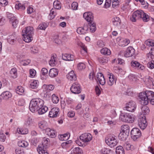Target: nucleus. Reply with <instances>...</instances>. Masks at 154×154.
<instances>
[{
	"label": "nucleus",
	"mask_w": 154,
	"mask_h": 154,
	"mask_svg": "<svg viewBox=\"0 0 154 154\" xmlns=\"http://www.w3.org/2000/svg\"><path fill=\"white\" fill-rule=\"evenodd\" d=\"M48 26V25L47 23H43L40 24L38 27L40 29L45 30Z\"/></svg>",
	"instance_id": "55"
},
{
	"label": "nucleus",
	"mask_w": 154,
	"mask_h": 154,
	"mask_svg": "<svg viewBox=\"0 0 154 154\" xmlns=\"http://www.w3.org/2000/svg\"><path fill=\"white\" fill-rule=\"evenodd\" d=\"M30 60L27 59V60H24L20 61V64L21 65L25 66L28 65L30 62Z\"/></svg>",
	"instance_id": "52"
},
{
	"label": "nucleus",
	"mask_w": 154,
	"mask_h": 154,
	"mask_svg": "<svg viewBox=\"0 0 154 154\" xmlns=\"http://www.w3.org/2000/svg\"><path fill=\"white\" fill-rule=\"evenodd\" d=\"M130 41L129 39L122 38L120 39L119 44L120 46L124 47L127 45L129 43Z\"/></svg>",
	"instance_id": "25"
},
{
	"label": "nucleus",
	"mask_w": 154,
	"mask_h": 154,
	"mask_svg": "<svg viewBox=\"0 0 154 154\" xmlns=\"http://www.w3.org/2000/svg\"><path fill=\"white\" fill-rule=\"evenodd\" d=\"M116 154H125V151L123 147L121 146L116 147Z\"/></svg>",
	"instance_id": "40"
},
{
	"label": "nucleus",
	"mask_w": 154,
	"mask_h": 154,
	"mask_svg": "<svg viewBox=\"0 0 154 154\" xmlns=\"http://www.w3.org/2000/svg\"><path fill=\"white\" fill-rule=\"evenodd\" d=\"M134 116L131 113H121L119 119L122 121L127 123H132L134 120Z\"/></svg>",
	"instance_id": "3"
},
{
	"label": "nucleus",
	"mask_w": 154,
	"mask_h": 154,
	"mask_svg": "<svg viewBox=\"0 0 154 154\" xmlns=\"http://www.w3.org/2000/svg\"><path fill=\"white\" fill-rule=\"evenodd\" d=\"M24 91L23 88L21 86H18L16 89V92L17 93L19 94H22Z\"/></svg>",
	"instance_id": "56"
},
{
	"label": "nucleus",
	"mask_w": 154,
	"mask_h": 154,
	"mask_svg": "<svg viewBox=\"0 0 154 154\" xmlns=\"http://www.w3.org/2000/svg\"><path fill=\"white\" fill-rule=\"evenodd\" d=\"M53 6L54 8L56 9H60L61 8V5L60 2L58 0L54 1Z\"/></svg>",
	"instance_id": "42"
},
{
	"label": "nucleus",
	"mask_w": 154,
	"mask_h": 154,
	"mask_svg": "<svg viewBox=\"0 0 154 154\" xmlns=\"http://www.w3.org/2000/svg\"><path fill=\"white\" fill-rule=\"evenodd\" d=\"M138 125L142 129H144L147 125L146 117L144 116L140 117L138 119Z\"/></svg>",
	"instance_id": "8"
},
{
	"label": "nucleus",
	"mask_w": 154,
	"mask_h": 154,
	"mask_svg": "<svg viewBox=\"0 0 154 154\" xmlns=\"http://www.w3.org/2000/svg\"><path fill=\"white\" fill-rule=\"evenodd\" d=\"M131 64L133 68L140 70H143L145 68L144 66L143 65L136 61H132L131 62Z\"/></svg>",
	"instance_id": "13"
},
{
	"label": "nucleus",
	"mask_w": 154,
	"mask_h": 154,
	"mask_svg": "<svg viewBox=\"0 0 154 154\" xmlns=\"http://www.w3.org/2000/svg\"><path fill=\"white\" fill-rule=\"evenodd\" d=\"M101 53L104 55H109L111 54L110 50L106 48H104L100 50Z\"/></svg>",
	"instance_id": "38"
},
{
	"label": "nucleus",
	"mask_w": 154,
	"mask_h": 154,
	"mask_svg": "<svg viewBox=\"0 0 154 154\" xmlns=\"http://www.w3.org/2000/svg\"><path fill=\"white\" fill-rule=\"evenodd\" d=\"M45 133L51 138H54L56 136L54 131L49 128L46 129Z\"/></svg>",
	"instance_id": "21"
},
{
	"label": "nucleus",
	"mask_w": 154,
	"mask_h": 154,
	"mask_svg": "<svg viewBox=\"0 0 154 154\" xmlns=\"http://www.w3.org/2000/svg\"><path fill=\"white\" fill-rule=\"evenodd\" d=\"M88 25L87 24H84L83 27H79L77 29V32L79 34H85L88 32Z\"/></svg>",
	"instance_id": "12"
},
{
	"label": "nucleus",
	"mask_w": 154,
	"mask_h": 154,
	"mask_svg": "<svg viewBox=\"0 0 154 154\" xmlns=\"http://www.w3.org/2000/svg\"><path fill=\"white\" fill-rule=\"evenodd\" d=\"M121 132H125L126 133H129L130 129L129 126L127 125H123L121 127Z\"/></svg>",
	"instance_id": "36"
},
{
	"label": "nucleus",
	"mask_w": 154,
	"mask_h": 154,
	"mask_svg": "<svg viewBox=\"0 0 154 154\" xmlns=\"http://www.w3.org/2000/svg\"><path fill=\"white\" fill-rule=\"evenodd\" d=\"M92 137L91 134L85 133L82 134L80 136V139L82 142L86 143L90 141L92 139Z\"/></svg>",
	"instance_id": "9"
},
{
	"label": "nucleus",
	"mask_w": 154,
	"mask_h": 154,
	"mask_svg": "<svg viewBox=\"0 0 154 154\" xmlns=\"http://www.w3.org/2000/svg\"><path fill=\"white\" fill-rule=\"evenodd\" d=\"M139 97L140 103L142 105H147L149 102L154 105V92L152 91H146L145 92H141Z\"/></svg>",
	"instance_id": "1"
},
{
	"label": "nucleus",
	"mask_w": 154,
	"mask_h": 154,
	"mask_svg": "<svg viewBox=\"0 0 154 154\" xmlns=\"http://www.w3.org/2000/svg\"><path fill=\"white\" fill-rule=\"evenodd\" d=\"M72 92L75 94H79L81 93V88L79 84L77 82L73 83L70 88Z\"/></svg>",
	"instance_id": "6"
},
{
	"label": "nucleus",
	"mask_w": 154,
	"mask_h": 154,
	"mask_svg": "<svg viewBox=\"0 0 154 154\" xmlns=\"http://www.w3.org/2000/svg\"><path fill=\"white\" fill-rule=\"evenodd\" d=\"M10 22L12 24V26L14 27H17V25L18 23V20L15 17L14 19L12 20H10Z\"/></svg>",
	"instance_id": "53"
},
{
	"label": "nucleus",
	"mask_w": 154,
	"mask_h": 154,
	"mask_svg": "<svg viewBox=\"0 0 154 154\" xmlns=\"http://www.w3.org/2000/svg\"><path fill=\"white\" fill-rule=\"evenodd\" d=\"M135 53V50L132 47H128L124 53V56L126 57H129L133 55Z\"/></svg>",
	"instance_id": "14"
},
{
	"label": "nucleus",
	"mask_w": 154,
	"mask_h": 154,
	"mask_svg": "<svg viewBox=\"0 0 154 154\" xmlns=\"http://www.w3.org/2000/svg\"><path fill=\"white\" fill-rule=\"evenodd\" d=\"M99 62L101 63L104 64L107 63L108 61V59L106 57H101L98 58Z\"/></svg>",
	"instance_id": "44"
},
{
	"label": "nucleus",
	"mask_w": 154,
	"mask_h": 154,
	"mask_svg": "<svg viewBox=\"0 0 154 154\" xmlns=\"http://www.w3.org/2000/svg\"><path fill=\"white\" fill-rule=\"evenodd\" d=\"M30 50L34 54L37 53L38 52V48L35 46H33L30 48Z\"/></svg>",
	"instance_id": "62"
},
{
	"label": "nucleus",
	"mask_w": 154,
	"mask_h": 154,
	"mask_svg": "<svg viewBox=\"0 0 154 154\" xmlns=\"http://www.w3.org/2000/svg\"><path fill=\"white\" fill-rule=\"evenodd\" d=\"M142 15L141 16V20L144 22H147L149 20V16L146 14L143 11H141Z\"/></svg>",
	"instance_id": "32"
},
{
	"label": "nucleus",
	"mask_w": 154,
	"mask_h": 154,
	"mask_svg": "<svg viewBox=\"0 0 154 154\" xmlns=\"http://www.w3.org/2000/svg\"><path fill=\"white\" fill-rule=\"evenodd\" d=\"M147 66L150 69H153L154 68V61L151 60L147 63Z\"/></svg>",
	"instance_id": "63"
},
{
	"label": "nucleus",
	"mask_w": 154,
	"mask_h": 154,
	"mask_svg": "<svg viewBox=\"0 0 154 154\" xmlns=\"http://www.w3.org/2000/svg\"><path fill=\"white\" fill-rule=\"evenodd\" d=\"M131 137L134 140H136L141 136L140 131L138 128H134L132 129L131 132Z\"/></svg>",
	"instance_id": "5"
},
{
	"label": "nucleus",
	"mask_w": 154,
	"mask_h": 154,
	"mask_svg": "<svg viewBox=\"0 0 154 154\" xmlns=\"http://www.w3.org/2000/svg\"><path fill=\"white\" fill-rule=\"evenodd\" d=\"M112 0H106L105 3L104 5V8H107L110 6Z\"/></svg>",
	"instance_id": "60"
},
{
	"label": "nucleus",
	"mask_w": 154,
	"mask_h": 154,
	"mask_svg": "<svg viewBox=\"0 0 154 154\" xmlns=\"http://www.w3.org/2000/svg\"><path fill=\"white\" fill-rule=\"evenodd\" d=\"M106 144L111 147L115 146L118 143V141L115 137H111L105 139Z\"/></svg>",
	"instance_id": "7"
},
{
	"label": "nucleus",
	"mask_w": 154,
	"mask_h": 154,
	"mask_svg": "<svg viewBox=\"0 0 154 154\" xmlns=\"http://www.w3.org/2000/svg\"><path fill=\"white\" fill-rule=\"evenodd\" d=\"M44 101L40 98H35L32 99L30 103L29 109L32 112L37 111V110L42 107L44 104Z\"/></svg>",
	"instance_id": "2"
},
{
	"label": "nucleus",
	"mask_w": 154,
	"mask_h": 154,
	"mask_svg": "<svg viewBox=\"0 0 154 154\" xmlns=\"http://www.w3.org/2000/svg\"><path fill=\"white\" fill-rule=\"evenodd\" d=\"M142 10H137L134 12L130 18L132 22H135L138 20H141Z\"/></svg>",
	"instance_id": "4"
},
{
	"label": "nucleus",
	"mask_w": 154,
	"mask_h": 154,
	"mask_svg": "<svg viewBox=\"0 0 154 154\" xmlns=\"http://www.w3.org/2000/svg\"><path fill=\"white\" fill-rule=\"evenodd\" d=\"M7 16L10 20H13L15 17L13 14L9 12L7 13Z\"/></svg>",
	"instance_id": "64"
},
{
	"label": "nucleus",
	"mask_w": 154,
	"mask_h": 154,
	"mask_svg": "<svg viewBox=\"0 0 154 154\" xmlns=\"http://www.w3.org/2000/svg\"><path fill=\"white\" fill-rule=\"evenodd\" d=\"M15 8L17 9H19L21 11L25 9V6L21 3L16 4Z\"/></svg>",
	"instance_id": "51"
},
{
	"label": "nucleus",
	"mask_w": 154,
	"mask_h": 154,
	"mask_svg": "<svg viewBox=\"0 0 154 154\" xmlns=\"http://www.w3.org/2000/svg\"><path fill=\"white\" fill-rule=\"evenodd\" d=\"M152 78L149 76L145 77L143 79V81L146 84H148V83L149 84L150 82H152Z\"/></svg>",
	"instance_id": "54"
},
{
	"label": "nucleus",
	"mask_w": 154,
	"mask_h": 154,
	"mask_svg": "<svg viewBox=\"0 0 154 154\" xmlns=\"http://www.w3.org/2000/svg\"><path fill=\"white\" fill-rule=\"evenodd\" d=\"M23 34L32 36L33 34V28L31 26H28L22 30Z\"/></svg>",
	"instance_id": "16"
},
{
	"label": "nucleus",
	"mask_w": 154,
	"mask_h": 154,
	"mask_svg": "<svg viewBox=\"0 0 154 154\" xmlns=\"http://www.w3.org/2000/svg\"><path fill=\"white\" fill-rule=\"evenodd\" d=\"M62 58L63 60H65L72 61L74 59V56L69 54H63Z\"/></svg>",
	"instance_id": "23"
},
{
	"label": "nucleus",
	"mask_w": 154,
	"mask_h": 154,
	"mask_svg": "<svg viewBox=\"0 0 154 154\" xmlns=\"http://www.w3.org/2000/svg\"><path fill=\"white\" fill-rule=\"evenodd\" d=\"M47 148L43 147L42 146H38L37 148V150L39 154H49Z\"/></svg>",
	"instance_id": "22"
},
{
	"label": "nucleus",
	"mask_w": 154,
	"mask_h": 154,
	"mask_svg": "<svg viewBox=\"0 0 154 154\" xmlns=\"http://www.w3.org/2000/svg\"><path fill=\"white\" fill-rule=\"evenodd\" d=\"M66 77L67 79L71 81H75L76 79V76L73 70H72L69 72L66 75Z\"/></svg>",
	"instance_id": "19"
},
{
	"label": "nucleus",
	"mask_w": 154,
	"mask_h": 154,
	"mask_svg": "<svg viewBox=\"0 0 154 154\" xmlns=\"http://www.w3.org/2000/svg\"><path fill=\"white\" fill-rule=\"evenodd\" d=\"M109 80L107 82V83L109 85L111 86L116 82L115 79V76L112 74H110V76L109 77Z\"/></svg>",
	"instance_id": "35"
},
{
	"label": "nucleus",
	"mask_w": 154,
	"mask_h": 154,
	"mask_svg": "<svg viewBox=\"0 0 154 154\" xmlns=\"http://www.w3.org/2000/svg\"><path fill=\"white\" fill-rule=\"evenodd\" d=\"M16 37L15 36L11 35L10 36V37L7 39L8 42L10 44H13L16 41Z\"/></svg>",
	"instance_id": "46"
},
{
	"label": "nucleus",
	"mask_w": 154,
	"mask_h": 154,
	"mask_svg": "<svg viewBox=\"0 0 154 154\" xmlns=\"http://www.w3.org/2000/svg\"><path fill=\"white\" fill-rule=\"evenodd\" d=\"M11 96V93L8 91L4 92L1 95V97L5 100H8L9 98H10Z\"/></svg>",
	"instance_id": "24"
},
{
	"label": "nucleus",
	"mask_w": 154,
	"mask_h": 154,
	"mask_svg": "<svg viewBox=\"0 0 154 154\" xmlns=\"http://www.w3.org/2000/svg\"><path fill=\"white\" fill-rule=\"evenodd\" d=\"M38 125L39 127L42 131L45 130L46 131V129L49 128H47V123L45 121H41L38 123Z\"/></svg>",
	"instance_id": "26"
},
{
	"label": "nucleus",
	"mask_w": 154,
	"mask_h": 154,
	"mask_svg": "<svg viewBox=\"0 0 154 154\" xmlns=\"http://www.w3.org/2000/svg\"><path fill=\"white\" fill-rule=\"evenodd\" d=\"M85 65L83 63H79L77 65V68L79 70H82L85 69Z\"/></svg>",
	"instance_id": "61"
},
{
	"label": "nucleus",
	"mask_w": 154,
	"mask_h": 154,
	"mask_svg": "<svg viewBox=\"0 0 154 154\" xmlns=\"http://www.w3.org/2000/svg\"><path fill=\"white\" fill-rule=\"evenodd\" d=\"M145 44L149 47L150 46L152 47H154V41L152 39H148L145 41Z\"/></svg>",
	"instance_id": "48"
},
{
	"label": "nucleus",
	"mask_w": 154,
	"mask_h": 154,
	"mask_svg": "<svg viewBox=\"0 0 154 154\" xmlns=\"http://www.w3.org/2000/svg\"><path fill=\"white\" fill-rule=\"evenodd\" d=\"M88 28L90 27V30L92 32H94L96 30V24L93 22L89 23L88 24Z\"/></svg>",
	"instance_id": "39"
},
{
	"label": "nucleus",
	"mask_w": 154,
	"mask_h": 154,
	"mask_svg": "<svg viewBox=\"0 0 154 154\" xmlns=\"http://www.w3.org/2000/svg\"><path fill=\"white\" fill-rule=\"evenodd\" d=\"M124 147L125 149L128 150H133L135 148L134 145H131L128 142H126L124 144Z\"/></svg>",
	"instance_id": "33"
},
{
	"label": "nucleus",
	"mask_w": 154,
	"mask_h": 154,
	"mask_svg": "<svg viewBox=\"0 0 154 154\" xmlns=\"http://www.w3.org/2000/svg\"><path fill=\"white\" fill-rule=\"evenodd\" d=\"M48 110V108L46 106L43 105L42 107H40L37 111L38 114L42 115L45 113Z\"/></svg>",
	"instance_id": "34"
},
{
	"label": "nucleus",
	"mask_w": 154,
	"mask_h": 154,
	"mask_svg": "<svg viewBox=\"0 0 154 154\" xmlns=\"http://www.w3.org/2000/svg\"><path fill=\"white\" fill-rule=\"evenodd\" d=\"M70 136L69 133H68L59 135L58 137L60 140L63 141L67 140L70 137Z\"/></svg>",
	"instance_id": "28"
},
{
	"label": "nucleus",
	"mask_w": 154,
	"mask_h": 154,
	"mask_svg": "<svg viewBox=\"0 0 154 154\" xmlns=\"http://www.w3.org/2000/svg\"><path fill=\"white\" fill-rule=\"evenodd\" d=\"M111 150L109 149L103 148L101 149V151L102 154H108Z\"/></svg>",
	"instance_id": "59"
},
{
	"label": "nucleus",
	"mask_w": 154,
	"mask_h": 154,
	"mask_svg": "<svg viewBox=\"0 0 154 154\" xmlns=\"http://www.w3.org/2000/svg\"><path fill=\"white\" fill-rule=\"evenodd\" d=\"M55 57L54 56H52L50 60L49 61V64L52 66H54L55 65Z\"/></svg>",
	"instance_id": "57"
},
{
	"label": "nucleus",
	"mask_w": 154,
	"mask_h": 154,
	"mask_svg": "<svg viewBox=\"0 0 154 154\" xmlns=\"http://www.w3.org/2000/svg\"><path fill=\"white\" fill-rule=\"evenodd\" d=\"M44 87H45L47 90L49 91H52L54 88V86L52 85H43Z\"/></svg>",
	"instance_id": "58"
},
{
	"label": "nucleus",
	"mask_w": 154,
	"mask_h": 154,
	"mask_svg": "<svg viewBox=\"0 0 154 154\" xmlns=\"http://www.w3.org/2000/svg\"><path fill=\"white\" fill-rule=\"evenodd\" d=\"M39 82L38 80H35L31 82L29 87L32 89L36 88L38 86Z\"/></svg>",
	"instance_id": "37"
},
{
	"label": "nucleus",
	"mask_w": 154,
	"mask_h": 154,
	"mask_svg": "<svg viewBox=\"0 0 154 154\" xmlns=\"http://www.w3.org/2000/svg\"><path fill=\"white\" fill-rule=\"evenodd\" d=\"M97 80L99 83L102 85H104L106 83L103 74L101 73H97Z\"/></svg>",
	"instance_id": "17"
},
{
	"label": "nucleus",
	"mask_w": 154,
	"mask_h": 154,
	"mask_svg": "<svg viewBox=\"0 0 154 154\" xmlns=\"http://www.w3.org/2000/svg\"><path fill=\"white\" fill-rule=\"evenodd\" d=\"M22 35L23 40L26 42H29L33 40L32 36L25 34H22Z\"/></svg>",
	"instance_id": "31"
},
{
	"label": "nucleus",
	"mask_w": 154,
	"mask_h": 154,
	"mask_svg": "<svg viewBox=\"0 0 154 154\" xmlns=\"http://www.w3.org/2000/svg\"><path fill=\"white\" fill-rule=\"evenodd\" d=\"M17 69L16 68H13L10 71L11 76L13 78H16L17 76Z\"/></svg>",
	"instance_id": "43"
},
{
	"label": "nucleus",
	"mask_w": 154,
	"mask_h": 154,
	"mask_svg": "<svg viewBox=\"0 0 154 154\" xmlns=\"http://www.w3.org/2000/svg\"><path fill=\"white\" fill-rule=\"evenodd\" d=\"M82 149L79 147H76L72 150L71 154H82Z\"/></svg>",
	"instance_id": "30"
},
{
	"label": "nucleus",
	"mask_w": 154,
	"mask_h": 154,
	"mask_svg": "<svg viewBox=\"0 0 154 154\" xmlns=\"http://www.w3.org/2000/svg\"><path fill=\"white\" fill-rule=\"evenodd\" d=\"M54 10H55L54 9H52L50 13L48 16V18L50 20L53 19L56 14Z\"/></svg>",
	"instance_id": "49"
},
{
	"label": "nucleus",
	"mask_w": 154,
	"mask_h": 154,
	"mask_svg": "<svg viewBox=\"0 0 154 154\" xmlns=\"http://www.w3.org/2000/svg\"><path fill=\"white\" fill-rule=\"evenodd\" d=\"M112 23L113 25L116 27L119 28L120 27L121 20L118 17H116L112 19Z\"/></svg>",
	"instance_id": "18"
},
{
	"label": "nucleus",
	"mask_w": 154,
	"mask_h": 154,
	"mask_svg": "<svg viewBox=\"0 0 154 154\" xmlns=\"http://www.w3.org/2000/svg\"><path fill=\"white\" fill-rule=\"evenodd\" d=\"M136 107V105L135 102L130 101L126 104L125 109L129 112H133Z\"/></svg>",
	"instance_id": "11"
},
{
	"label": "nucleus",
	"mask_w": 154,
	"mask_h": 154,
	"mask_svg": "<svg viewBox=\"0 0 154 154\" xmlns=\"http://www.w3.org/2000/svg\"><path fill=\"white\" fill-rule=\"evenodd\" d=\"M18 144L19 146L21 147H25L28 145V143L24 140L20 141Z\"/></svg>",
	"instance_id": "45"
},
{
	"label": "nucleus",
	"mask_w": 154,
	"mask_h": 154,
	"mask_svg": "<svg viewBox=\"0 0 154 154\" xmlns=\"http://www.w3.org/2000/svg\"><path fill=\"white\" fill-rule=\"evenodd\" d=\"M129 134L121 131L119 135V139L122 141H125L128 137Z\"/></svg>",
	"instance_id": "27"
},
{
	"label": "nucleus",
	"mask_w": 154,
	"mask_h": 154,
	"mask_svg": "<svg viewBox=\"0 0 154 154\" xmlns=\"http://www.w3.org/2000/svg\"><path fill=\"white\" fill-rule=\"evenodd\" d=\"M52 101L54 103H57L59 101V99L58 97L55 94H53L51 96Z\"/></svg>",
	"instance_id": "47"
},
{
	"label": "nucleus",
	"mask_w": 154,
	"mask_h": 154,
	"mask_svg": "<svg viewBox=\"0 0 154 154\" xmlns=\"http://www.w3.org/2000/svg\"><path fill=\"white\" fill-rule=\"evenodd\" d=\"M48 74L50 77L51 78L55 77L58 75V70L55 68L51 69L49 71Z\"/></svg>",
	"instance_id": "20"
},
{
	"label": "nucleus",
	"mask_w": 154,
	"mask_h": 154,
	"mask_svg": "<svg viewBox=\"0 0 154 154\" xmlns=\"http://www.w3.org/2000/svg\"><path fill=\"white\" fill-rule=\"evenodd\" d=\"M83 17L89 23L93 22L94 16L92 13L90 12L85 13L83 14Z\"/></svg>",
	"instance_id": "15"
},
{
	"label": "nucleus",
	"mask_w": 154,
	"mask_h": 154,
	"mask_svg": "<svg viewBox=\"0 0 154 154\" xmlns=\"http://www.w3.org/2000/svg\"><path fill=\"white\" fill-rule=\"evenodd\" d=\"M48 140L49 139L46 138H43L42 141V144L39 145L38 146H42L43 147L47 148L48 145L49 143Z\"/></svg>",
	"instance_id": "41"
},
{
	"label": "nucleus",
	"mask_w": 154,
	"mask_h": 154,
	"mask_svg": "<svg viewBox=\"0 0 154 154\" xmlns=\"http://www.w3.org/2000/svg\"><path fill=\"white\" fill-rule=\"evenodd\" d=\"M33 124V121L31 117L28 116L25 120L24 124L26 126H30Z\"/></svg>",
	"instance_id": "29"
},
{
	"label": "nucleus",
	"mask_w": 154,
	"mask_h": 154,
	"mask_svg": "<svg viewBox=\"0 0 154 154\" xmlns=\"http://www.w3.org/2000/svg\"><path fill=\"white\" fill-rule=\"evenodd\" d=\"M141 110L143 115L147 114L149 112V108L146 106H143Z\"/></svg>",
	"instance_id": "50"
},
{
	"label": "nucleus",
	"mask_w": 154,
	"mask_h": 154,
	"mask_svg": "<svg viewBox=\"0 0 154 154\" xmlns=\"http://www.w3.org/2000/svg\"><path fill=\"white\" fill-rule=\"evenodd\" d=\"M59 109L57 107L52 108L49 112V116L50 118H55L59 116Z\"/></svg>",
	"instance_id": "10"
}]
</instances>
